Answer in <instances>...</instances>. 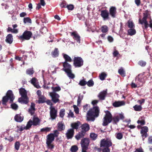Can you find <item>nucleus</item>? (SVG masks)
Masks as SVG:
<instances>
[{"label": "nucleus", "mask_w": 152, "mask_h": 152, "mask_svg": "<svg viewBox=\"0 0 152 152\" xmlns=\"http://www.w3.org/2000/svg\"><path fill=\"white\" fill-rule=\"evenodd\" d=\"M150 15V14L149 13L148 11L147 10L143 13V17L142 19H139V23L142 25L144 24L145 29H147L149 26V24L147 20Z\"/></svg>", "instance_id": "obj_3"}, {"label": "nucleus", "mask_w": 152, "mask_h": 152, "mask_svg": "<svg viewBox=\"0 0 152 152\" xmlns=\"http://www.w3.org/2000/svg\"><path fill=\"white\" fill-rule=\"evenodd\" d=\"M20 145V143L19 142H16L15 144V149L18 151L19 149Z\"/></svg>", "instance_id": "obj_47"}, {"label": "nucleus", "mask_w": 152, "mask_h": 152, "mask_svg": "<svg viewBox=\"0 0 152 152\" xmlns=\"http://www.w3.org/2000/svg\"><path fill=\"white\" fill-rule=\"evenodd\" d=\"M86 84H87L89 86H91L94 85V82L92 80H90L87 82Z\"/></svg>", "instance_id": "obj_57"}, {"label": "nucleus", "mask_w": 152, "mask_h": 152, "mask_svg": "<svg viewBox=\"0 0 152 152\" xmlns=\"http://www.w3.org/2000/svg\"><path fill=\"white\" fill-rule=\"evenodd\" d=\"M111 145L112 142L110 139H103L101 141V148L109 147Z\"/></svg>", "instance_id": "obj_8"}, {"label": "nucleus", "mask_w": 152, "mask_h": 152, "mask_svg": "<svg viewBox=\"0 0 152 152\" xmlns=\"http://www.w3.org/2000/svg\"><path fill=\"white\" fill-rule=\"evenodd\" d=\"M58 129L59 131H62L64 129L65 126L62 122H59L58 124Z\"/></svg>", "instance_id": "obj_30"}, {"label": "nucleus", "mask_w": 152, "mask_h": 152, "mask_svg": "<svg viewBox=\"0 0 152 152\" xmlns=\"http://www.w3.org/2000/svg\"><path fill=\"white\" fill-rule=\"evenodd\" d=\"M80 122L79 121L72 123L71 124V126L72 128V129H77L80 125Z\"/></svg>", "instance_id": "obj_26"}, {"label": "nucleus", "mask_w": 152, "mask_h": 152, "mask_svg": "<svg viewBox=\"0 0 152 152\" xmlns=\"http://www.w3.org/2000/svg\"><path fill=\"white\" fill-rule=\"evenodd\" d=\"M125 104V102L124 101H116L114 102L113 105L115 107H118Z\"/></svg>", "instance_id": "obj_20"}, {"label": "nucleus", "mask_w": 152, "mask_h": 152, "mask_svg": "<svg viewBox=\"0 0 152 152\" xmlns=\"http://www.w3.org/2000/svg\"><path fill=\"white\" fill-rule=\"evenodd\" d=\"M50 96L51 97L53 101L56 103L59 101V95L55 92H51L49 93Z\"/></svg>", "instance_id": "obj_10"}, {"label": "nucleus", "mask_w": 152, "mask_h": 152, "mask_svg": "<svg viewBox=\"0 0 152 152\" xmlns=\"http://www.w3.org/2000/svg\"><path fill=\"white\" fill-rule=\"evenodd\" d=\"M106 76V74L104 72H102L99 75V77L101 80H103L105 79Z\"/></svg>", "instance_id": "obj_39"}, {"label": "nucleus", "mask_w": 152, "mask_h": 152, "mask_svg": "<svg viewBox=\"0 0 152 152\" xmlns=\"http://www.w3.org/2000/svg\"><path fill=\"white\" fill-rule=\"evenodd\" d=\"M89 143V140L88 138H85L82 140L81 144L82 148L84 149L88 148V147Z\"/></svg>", "instance_id": "obj_15"}, {"label": "nucleus", "mask_w": 152, "mask_h": 152, "mask_svg": "<svg viewBox=\"0 0 152 152\" xmlns=\"http://www.w3.org/2000/svg\"><path fill=\"white\" fill-rule=\"evenodd\" d=\"M136 33V31L135 29L130 28L128 30V34L130 36H132Z\"/></svg>", "instance_id": "obj_33"}, {"label": "nucleus", "mask_w": 152, "mask_h": 152, "mask_svg": "<svg viewBox=\"0 0 152 152\" xmlns=\"http://www.w3.org/2000/svg\"><path fill=\"white\" fill-rule=\"evenodd\" d=\"M50 128L49 127H45L41 129V131L42 132H49L50 130Z\"/></svg>", "instance_id": "obj_52"}, {"label": "nucleus", "mask_w": 152, "mask_h": 152, "mask_svg": "<svg viewBox=\"0 0 152 152\" xmlns=\"http://www.w3.org/2000/svg\"><path fill=\"white\" fill-rule=\"evenodd\" d=\"M63 70L67 73L68 76L70 78H73L75 77L74 75L72 72L71 69L69 67H64Z\"/></svg>", "instance_id": "obj_16"}, {"label": "nucleus", "mask_w": 152, "mask_h": 152, "mask_svg": "<svg viewBox=\"0 0 152 152\" xmlns=\"http://www.w3.org/2000/svg\"><path fill=\"white\" fill-rule=\"evenodd\" d=\"M101 29L102 33H106L108 31V27L107 26L103 25L101 26Z\"/></svg>", "instance_id": "obj_29"}, {"label": "nucleus", "mask_w": 152, "mask_h": 152, "mask_svg": "<svg viewBox=\"0 0 152 152\" xmlns=\"http://www.w3.org/2000/svg\"><path fill=\"white\" fill-rule=\"evenodd\" d=\"M134 110L136 111H140L142 110V107L141 105H135L133 107Z\"/></svg>", "instance_id": "obj_38"}, {"label": "nucleus", "mask_w": 152, "mask_h": 152, "mask_svg": "<svg viewBox=\"0 0 152 152\" xmlns=\"http://www.w3.org/2000/svg\"><path fill=\"white\" fill-rule=\"evenodd\" d=\"M97 136V134L94 133H92L90 134L91 138L94 140H95Z\"/></svg>", "instance_id": "obj_50"}, {"label": "nucleus", "mask_w": 152, "mask_h": 152, "mask_svg": "<svg viewBox=\"0 0 152 152\" xmlns=\"http://www.w3.org/2000/svg\"><path fill=\"white\" fill-rule=\"evenodd\" d=\"M7 31L8 32H11L12 33L16 34L18 33V29H13L11 27H9L7 29Z\"/></svg>", "instance_id": "obj_34"}, {"label": "nucleus", "mask_w": 152, "mask_h": 152, "mask_svg": "<svg viewBox=\"0 0 152 152\" xmlns=\"http://www.w3.org/2000/svg\"><path fill=\"white\" fill-rule=\"evenodd\" d=\"M35 104L34 103H32L29 109V112L32 115L34 113L35 110V108L34 107Z\"/></svg>", "instance_id": "obj_31"}, {"label": "nucleus", "mask_w": 152, "mask_h": 152, "mask_svg": "<svg viewBox=\"0 0 152 152\" xmlns=\"http://www.w3.org/2000/svg\"><path fill=\"white\" fill-rule=\"evenodd\" d=\"M83 60L80 57H75L73 59V65L75 66H81L83 64Z\"/></svg>", "instance_id": "obj_6"}, {"label": "nucleus", "mask_w": 152, "mask_h": 152, "mask_svg": "<svg viewBox=\"0 0 152 152\" xmlns=\"http://www.w3.org/2000/svg\"><path fill=\"white\" fill-rule=\"evenodd\" d=\"M85 134V132H83V131H81L75 136V137L77 140H78L83 137Z\"/></svg>", "instance_id": "obj_21"}, {"label": "nucleus", "mask_w": 152, "mask_h": 152, "mask_svg": "<svg viewBox=\"0 0 152 152\" xmlns=\"http://www.w3.org/2000/svg\"><path fill=\"white\" fill-rule=\"evenodd\" d=\"M105 115L104 118L103 125L104 126L107 125L110 123L112 120V115L111 113L108 111H105Z\"/></svg>", "instance_id": "obj_5"}, {"label": "nucleus", "mask_w": 152, "mask_h": 152, "mask_svg": "<svg viewBox=\"0 0 152 152\" xmlns=\"http://www.w3.org/2000/svg\"><path fill=\"white\" fill-rule=\"evenodd\" d=\"M74 111L76 113H79V109L78 107L75 105H73Z\"/></svg>", "instance_id": "obj_63"}, {"label": "nucleus", "mask_w": 152, "mask_h": 152, "mask_svg": "<svg viewBox=\"0 0 152 152\" xmlns=\"http://www.w3.org/2000/svg\"><path fill=\"white\" fill-rule=\"evenodd\" d=\"M106 93V91H103L101 92L98 95L99 99L101 100H104Z\"/></svg>", "instance_id": "obj_27"}, {"label": "nucleus", "mask_w": 152, "mask_h": 152, "mask_svg": "<svg viewBox=\"0 0 152 152\" xmlns=\"http://www.w3.org/2000/svg\"><path fill=\"white\" fill-rule=\"evenodd\" d=\"M32 122L33 125H37L39 124V120L37 118H34Z\"/></svg>", "instance_id": "obj_36"}, {"label": "nucleus", "mask_w": 152, "mask_h": 152, "mask_svg": "<svg viewBox=\"0 0 152 152\" xmlns=\"http://www.w3.org/2000/svg\"><path fill=\"white\" fill-rule=\"evenodd\" d=\"M83 96L82 95L80 94L78 98L77 101V104L78 105H79L80 103L81 100L83 98Z\"/></svg>", "instance_id": "obj_41"}, {"label": "nucleus", "mask_w": 152, "mask_h": 152, "mask_svg": "<svg viewBox=\"0 0 152 152\" xmlns=\"http://www.w3.org/2000/svg\"><path fill=\"white\" fill-rule=\"evenodd\" d=\"M146 78V77L142 74L139 75L138 77L136 78V79H137L141 83L144 82Z\"/></svg>", "instance_id": "obj_23"}, {"label": "nucleus", "mask_w": 152, "mask_h": 152, "mask_svg": "<svg viewBox=\"0 0 152 152\" xmlns=\"http://www.w3.org/2000/svg\"><path fill=\"white\" fill-rule=\"evenodd\" d=\"M82 131H83L85 132V133L87 131L89 130L90 129L89 125L86 123L83 124L81 126Z\"/></svg>", "instance_id": "obj_25"}, {"label": "nucleus", "mask_w": 152, "mask_h": 152, "mask_svg": "<svg viewBox=\"0 0 152 152\" xmlns=\"http://www.w3.org/2000/svg\"><path fill=\"white\" fill-rule=\"evenodd\" d=\"M71 36L74 39L76 40L77 42L80 43V37L76 31L70 32Z\"/></svg>", "instance_id": "obj_12"}, {"label": "nucleus", "mask_w": 152, "mask_h": 152, "mask_svg": "<svg viewBox=\"0 0 152 152\" xmlns=\"http://www.w3.org/2000/svg\"><path fill=\"white\" fill-rule=\"evenodd\" d=\"M4 139L6 140H8L9 142H10L13 141V137L10 136L8 137H5L4 138Z\"/></svg>", "instance_id": "obj_61"}, {"label": "nucleus", "mask_w": 152, "mask_h": 152, "mask_svg": "<svg viewBox=\"0 0 152 152\" xmlns=\"http://www.w3.org/2000/svg\"><path fill=\"white\" fill-rule=\"evenodd\" d=\"M100 15L104 20H108L110 19L109 13L107 10H104L101 12Z\"/></svg>", "instance_id": "obj_11"}, {"label": "nucleus", "mask_w": 152, "mask_h": 152, "mask_svg": "<svg viewBox=\"0 0 152 152\" xmlns=\"http://www.w3.org/2000/svg\"><path fill=\"white\" fill-rule=\"evenodd\" d=\"M23 22L24 23H31V20L29 17L25 18L23 19Z\"/></svg>", "instance_id": "obj_42"}, {"label": "nucleus", "mask_w": 152, "mask_h": 152, "mask_svg": "<svg viewBox=\"0 0 152 152\" xmlns=\"http://www.w3.org/2000/svg\"><path fill=\"white\" fill-rule=\"evenodd\" d=\"M116 12V8L115 7L112 6L110 8L109 13L112 18L115 17Z\"/></svg>", "instance_id": "obj_18"}, {"label": "nucleus", "mask_w": 152, "mask_h": 152, "mask_svg": "<svg viewBox=\"0 0 152 152\" xmlns=\"http://www.w3.org/2000/svg\"><path fill=\"white\" fill-rule=\"evenodd\" d=\"M99 110L97 107H94L91 109L87 113V120L88 121H94L95 117H98L99 115Z\"/></svg>", "instance_id": "obj_1"}, {"label": "nucleus", "mask_w": 152, "mask_h": 152, "mask_svg": "<svg viewBox=\"0 0 152 152\" xmlns=\"http://www.w3.org/2000/svg\"><path fill=\"white\" fill-rule=\"evenodd\" d=\"M32 35V33L29 31H25L23 33V35L19 37V39L22 40H28L29 39Z\"/></svg>", "instance_id": "obj_7"}, {"label": "nucleus", "mask_w": 152, "mask_h": 152, "mask_svg": "<svg viewBox=\"0 0 152 152\" xmlns=\"http://www.w3.org/2000/svg\"><path fill=\"white\" fill-rule=\"evenodd\" d=\"M87 83V82H86L85 80H81L79 83V84L81 86H84Z\"/></svg>", "instance_id": "obj_56"}, {"label": "nucleus", "mask_w": 152, "mask_h": 152, "mask_svg": "<svg viewBox=\"0 0 152 152\" xmlns=\"http://www.w3.org/2000/svg\"><path fill=\"white\" fill-rule=\"evenodd\" d=\"M48 148L52 149L53 148L54 146L51 144V142H46Z\"/></svg>", "instance_id": "obj_53"}, {"label": "nucleus", "mask_w": 152, "mask_h": 152, "mask_svg": "<svg viewBox=\"0 0 152 152\" xmlns=\"http://www.w3.org/2000/svg\"><path fill=\"white\" fill-rule=\"evenodd\" d=\"M66 7L69 10H72L74 9V5L72 4H69L67 5Z\"/></svg>", "instance_id": "obj_60"}, {"label": "nucleus", "mask_w": 152, "mask_h": 152, "mask_svg": "<svg viewBox=\"0 0 152 152\" xmlns=\"http://www.w3.org/2000/svg\"><path fill=\"white\" fill-rule=\"evenodd\" d=\"M128 26L129 28H133L134 27V25L133 22L130 20H129L128 22Z\"/></svg>", "instance_id": "obj_40"}, {"label": "nucleus", "mask_w": 152, "mask_h": 152, "mask_svg": "<svg viewBox=\"0 0 152 152\" xmlns=\"http://www.w3.org/2000/svg\"><path fill=\"white\" fill-rule=\"evenodd\" d=\"M34 73V71L33 70V69L31 68L30 69H28L26 71V73L27 74L31 75H32Z\"/></svg>", "instance_id": "obj_46"}, {"label": "nucleus", "mask_w": 152, "mask_h": 152, "mask_svg": "<svg viewBox=\"0 0 152 152\" xmlns=\"http://www.w3.org/2000/svg\"><path fill=\"white\" fill-rule=\"evenodd\" d=\"M54 136L53 134H50L47 136L46 142H52L54 140Z\"/></svg>", "instance_id": "obj_22"}, {"label": "nucleus", "mask_w": 152, "mask_h": 152, "mask_svg": "<svg viewBox=\"0 0 152 152\" xmlns=\"http://www.w3.org/2000/svg\"><path fill=\"white\" fill-rule=\"evenodd\" d=\"M19 93L21 96V97L19 98L18 102L22 103L27 104L29 100L27 96L26 91L24 88H21L20 89Z\"/></svg>", "instance_id": "obj_2"}, {"label": "nucleus", "mask_w": 152, "mask_h": 152, "mask_svg": "<svg viewBox=\"0 0 152 152\" xmlns=\"http://www.w3.org/2000/svg\"><path fill=\"white\" fill-rule=\"evenodd\" d=\"M141 129L140 133L142 134V140H144V139L148 136L147 132L148 131V128L147 126H145L142 127Z\"/></svg>", "instance_id": "obj_13"}, {"label": "nucleus", "mask_w": 152, "mask_h": 152, "mask_svg": "<svg viewBox=\"0 0 152 152\" xmlns=\"http://www.w3.org/2000/svg\"><path fill=\"white\" fill-rule=\"evenodd\" d=\"M17 127L18 130L20 131H22L24 129L26 130V128L24 125H23L21 126H17Z\"/></svg>", "instance_id": "obj_43"}, {"label": "nucleus", "mask_w": 152, "mask_h": 152, "mask_svg": "<svg viewBox=\"0 0 152 152\" xmlns=\"http://www.w3.org/2000/svg\"><path fill=\"white\" fill-rule=\"evenodd\" d=\"M33 124L32 121L30 120L28 122L26 126H25L26 130L29 129Z\"/></svg>", "instance_id": "obj_37"}, {"label": "nucleus", "mask_w": 152, "mask_h": 152, "mask_svg": "<svg viewBox=\"0 0 152 152\" xmlns=\"http://www.w3.org/2000/svg\"><path fill=\"white\" fill-rule=\"evenodd\" d=\"M116 137L118 139L120 140L123 137V134L121 133L116 134Z\"/></svg>", "instance_id": "obj_49"}, {"label": "nucleus", "mask_w": 152, "mask_h": 152, "mask_svg": "<svg viewBox=\"0 0 152 152\" xmlns=\"http://www.w3.org/2000/svg\"><path fill=\"white\" fill-rule=\"evenodd\" d=\"M63 58L65 61L63 63V66H71V65L67 62H71L72 61V58L68 55L65 54H63Z\"/></svg>", "instance_id": "obj_9"}, {"label": "nucleus", "mask_w": 152, "mask_h": 152, "mask_svg": "<svg viewBox=\"0 0 152 152\" xmlns=\"http://www.w3.org/2000/svg\"><path fill=\"white\" fill-rule=\"evenodd\" d=\"M52 55L53 57H56L58 56L59 55V51L58 49L55 48L54 51L52 52Z\"/></svg>", "instance_id": "obj_32"}, {"label": "nucleus", "mask_w": 152, "mask_h": 152, "mask_svg": "<svg viewBox=\"0 0 152 152\" xmlns=\"http://www.w3.org/2000/svg\"><path fill=\"white\" fill-rule=\"evenodd\" d=\"M113 121L115 122V123H116L117 122L119 121V118L117 116H115L113 118Z\"/></svg>", "instance_id": "obj_64"}, {"label": "nucleus", "mask_w": 152, "mask_h": 152, "mask_svg": "<svg viewBox=\"0 0 152 152\" xmlns=\"http://www.w3.org/2000/svg\"><path fill=\"white\" fill-rule=\"evenodd\" d=\"M65 110L64 109H62L60 112V115L61 117L63 118L65 114Z\"/></svg>", "instance_id": "obj_54"}, {"label": "nucleus", "mask_w": 152, "mask_h": 152, "mask_svg": "<svg viewBox=\"0 0 152 152\" xmlns=\"http://www.w3.org/2000/svg\"><path fill=\"white\" fill-rule=\"evenodd\" d=\"M74 131L73 129H68L66 133V136L67 138L68 139H71L74 135Z\"/></svg>", "instance_id": "obj_17"}, {"label": "nucleus", "mask_w": 152, "mask_h": 152, "mask_svg": "<svg viewBox=\"0 0 152 152\" xmlns=\"http://www.w3.org/2000/svg\"><path fill=\"white\" fill-rule=\"evenodd\" d=\"M118 72L122 77H124L125 76V72L123 68H121L118 70Z\"/></svg>", "instance_id": "obj_35"}, {"label": "nucleus", "mask_w": 152, "mask_h": 152, "mask_svg": "<svg viewBox=\"0 0 152 152\" xmlns=\"http://www.w3.org/2000/svg\"><path fill=\"white\" fill-rule=\"evenodd\" d=\"M13 37L12 35L11 34H9L6 36L5 42L7 43L11 44L13 41Z\"/></svg>", "instance_id": "obj_19"}, {"label": "nucleus", "mask_w": 152, "mask_h": 152, "mask_svg": "<svg viewBox=\"0 0 152 152\" xmlns=\"http://www.w3.org/2000/svg\"><path fill=\"white\" fill-rule=\"evenodd\" d=\"M11 107L12 109L15 110L17 109L18 108V105L15 103L12 104H11Z\"/></svg>", "instance_id": "obj_58"}, {"label": "nucleus", "mask_w": 152, "mask_h": 152, "mask_svg": "<svg viewBox=\"0 0 152 152\" xmlns=\"http://www.w3.org/2000/svg\"><path fill=\"white\" fill-rule=\"evenodd\" d=\"M23 117L20 115H17L15 117V120L18 122H21L23 121Z\"/></svg>", "instance_id": "obj_28"}, {"label": "nucleus", "mask_w": 152, "mask_h": 152, "mask_svg": "<svg viewBox=\"0 0 152 152\" xmlns=\"http://www.w3.org/2000/svg\"><path fill=\"white\" fill-rule=\"evenodd\" d=\"M53 91L52 92H55L56 91H58L61 90V88L59 86H56V87H52L51 88Z\"/></svg>", "instance_id": "obj_44"}, {"label": "nucleus", "mask_w": 152, "mask_h": 152, "mask_svg": "<svg viewBox=\"0 0 152 152\" xmlns=\"http://www.w3.org/2000/svg\"><path fill=\"white\" fill-rule=\"evenodd\" d=\"M137 123L138 124H140V125H143L145 124V121L144 120H141L139 119L137 121Z\"/></svg>", "instance_id": "obj_51"}, {"label": "nucleus", "mask_w": 152, "mask_h": 152, "mask_svg": "<svg viewBox=\"0 0 152 152\" xmlns=\"http://www.w3.org/2000/svg\"><path fill=\"white\" fill-rule=\"evenodd\" d=\"M78 148L76 145L72 146L71 148V151L72 152H76Z\"/></svg>", "instance_id": "obj_48"}, {"label": "nucleus", "mask_w": 152, "mask_h": 152, "mask_svg": "<svg viewBox=\"0 0 152 152\" xmlns=\"http://www.w3.org/2000/svg\"><path fill=\"white\" fill-rule=\"evenodd\" d=\"M50 117L52 119H54L57 116V110L52 106H50Z\"/></svg>", "instance_id": "obj_14"}, {"label": "nucleus", "mask_w": 152, "mask_h": 152, "mask_svg": "<svg viewBox=\"0 0 152 152\" xmlns=\"http://www.w3.org/2000/svg\"><path fill=\"white\" fill-rule=\"evenodd\" d=\"M30 81L31 83L33 84L35 87L37 88H39V86L38 83L37 79L35 78H33Z\"/></svg>", "instance_id": "obj_24"}, {"label": "nucleus", "mask_w": 152, "mask_h": 152, "mask_svg": "<svg viewBox=\"0 0 152 152\" xmlns=\"http://www.w3.org/2000/svg\"><path fill=\"white\" fill-rule=\"evenodd\" d=\"M60 6L62 8H66V2L65 1H63L61 3V4H60Z\"/></svg>", "instance_id": "obj_59"}, {"label": "nucleus", "mask_w": 152, "mask_h": 152, "mask_svg": "<svg viewBox=\"0 0 152 152\" xmlns=\"http://www.w3.org/2000/svg\"><path fill=\"white\" fill-rule=\"evenodd\" d=\"M101 149L102 151V152H110V150L109 147L101 148Z\"/></svg>", "instance_id": "obj_55"}, {"label": "nucleus", "mask_w": 152, "mask_h": 152, "mask_svg": "<svg viewBox=\"0 0 152 152\" xmlns=\"http://www.w3.org/2000/svg\"><path fill=\"white\" fill-rule=\"evenodd\" d=\"M146 64V62L143 60H141L138 62V64L139 65L141 66H145Z\"/></svg>", "instance_id": "obj_45"}, {"label": "nucleus", "mask_w": 152, "mask_h": 152, "mask_svg": "<svg viewBox=\"0 0 152 152\" xmlns=\"http://www.w3.org/2000/svg\"><path fill=\"white\" fill-rule=\"evenodd\" d=\"M14 98L12 91L11 90H9L7 93L6 95L3 98V103L5 104L9 99L10 100V103H11L12 102Z\"/></svg>", "instance_id": "obj_4"}, {"label": "nucleus", "mask_w": 152, "mask_h": 152, "mask_svg": "<svg viewBox=\"0 0 152 152\" xmlns=\"http://www.w3.org/2000/svg\"><path fill=\"white\" fill-rule=\"evenodd\" d=\"M139 84H135L133 81L132 82V83H131V87L133 88H135L137 87L138 86H139Z\"/></svg>", "instance_id": "obj_62"}]
</instances>
